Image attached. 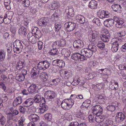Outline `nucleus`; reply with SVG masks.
Masks as SVG:
<instances>
[{
	"mask_svg": "<svg viewBox=\"0 0 126 126\" xmlns=\"http://www.w3.org/2000/svg\"><path fill=\"white\" fill-rule=\"evenodd\" d=\"M81 53L83 56H85L86 57H90L92 55L93 53L88 48H83L81 50Z\"/></svg>",
	"mask_w": 126,
	"mask_h": 126,
	"instance_id": "nucleus-8",
	"label": "nucleus"
},
{
	"mask_svg": "<svg viewBox=\"0 0 126 126\" xmlns=\"http://www.w3.org/2000/svg\"><path fill=\"white\" fill-rule=\"evenodd\" d=\"M118 106L117 103L114 102L111 103L110 105L108 106L107 107V109L109 111H114Z\"/></svg>",
	"mask_w": 126,
	"mask_h": 126,
	"instance_id": "nucleus-16",
	"label": "nucleus"
},
{
	"mask_svg": "<svg viewBox=\"0 0 126 126\" xmlns=\"http://www.w3.org/2000/svg\"><path fill=\"white\" fill-rule=\"evenodd\" d=\"M13 50L14 53L19 54L22 51L23 46L20 41L16 40L13 43Z\"/></svg>",
	"mask_w": 126,
	"mask_h": 126,
	"instance_id": "nucleus-4",
	"label": "nucleus"
},
{
	"mask_svg": "<svg viewBox=\"0 0 126 126\" xmlns=\"http://www.w3.org/2000/svg\"><path fill=\"white\" fill-rule=\"evenodd\" d=\"M41 96L39 94H37L33 98V103L39 104L41 101Z\"/></svg>",
	"mask_w": 126,
	"mask_h": 126,
	"instance_id": "nucleus-35",
	"label": "nucleus"
},
{
	"mask_svg": "<svg viewBox=\"0 0 126 126\" xmlns=\"http://www.w3.org/2000/svg\"><path fill=\"white\" fill-rule=\"evenodd\" d=\"M6 51L4 49L0 50V61H3L5 59Z\"/></svg>",
	"mask_w": 126,
	"mask_h": 126,
	"instance_id": "nucleus-31",
	"label": "nucleus"
},
{
	"mask_svg": "<svg viewBox=\"0 0 126 126\" xmlns=\"http://www.w3.org/2000/svg\"><path fill=\"white\" fill-rule=\"evenodd\" d=\"M28 118L30 121L34 123L38 121L39 119V117L35 114H30Z\"/></svg>",
	"mask_w": 126,
	"mask_h": 126,
	"instance_id": "nucleus-19",
	"label": "nucleus"
},
{
	"mask_svg": "<svg viewBox=\"0 0 126 126\" xmlns=\"http://www.w3.org/2000/svg\"><path fill=\"white\" fill-rule=\"evenodd\" d=\"M56 94L53 91L48 90L45 92V98L48 99H52L55 97Z\"/></svg>",
	"mask_w": 126,
	"mask_h": 126,
	"instance_id": "nucleus-11",
	"label": "nucleus"
},
{
	"mask_svg": "<svg viewBox=\"0 0 126 126\" xmlns=\"http://www.w3.org/2000/svg\"><path fill=\"white\" fill-rule=\"evenodd\" d=\"M36 38L34 35H32L30 38L29 41L33 44L35 43L37 41Z\"/></svg>",
	"mask_w": 126,
	"mask_h": 126,
	"instance_id": "nucleus-54",
	"label": "nucleus"
},
{
	"mask_svg": "<svg viewBox=\"0 0 126 126\" xmlns=\"http://www.w3.org/2000/svg\"><path fill=\"white\" fill-rule=\"evenodd\" d=\"M50 65V63L48 61H42L37 64L36 68L39 70H45L48 68Z\"/></svg>",
	"mask_w": 126,
	"mask_h": 126,
	"instance_id": "nucleus-3",
	"label": "nucleus"
},
{
	"mask_svg": "<svg viewBox=\"0 0 126 126\" xmlns=\"http://www.w3.org/2000/svg\"><path fill=\"white\" fill-rule=\"evenodd\" d=\"M88 48L93 53H95L98 49V48L95 45L90 44L88 46Z\"/></svg>",
	"mask_w": 126,
	"mask_h": 126,
	"instance_id": "nucleus-32",
	"label": "nucleus"
},
{
	"mask_svg": "<svg viewBox=\"0 0 126 126\" xmlns=\"http://www.w3.org/2000/svg\"><path fill=\"white\" fill-rule=\"evenodd\" d=\"M97 1L95 0H92L89 2L88 6L90 8L94 9L97 8Z\"/></svg>",
	"mask_w": 126,
	"mask_h": 126,
	"instance_id": "nucleus-26",
	"label": "nucleus"
},
{
	"mask_svg": "<svg viewBox=\"0 0 126 126\" xmlns=\"http://www.w3.org/2000/svg\"><path fill=\"white\" fill-rule=\"evenodd\" d=\"M110 88L112 90H116L118 88V85L117 82H115L113 84H110L109 85Z\"/></svg>",
	"mask_w": 126,
	"mask_h": 126,
	"instance_id": "nucleus-36",
	"label": "nucleus"
},
{
	"mask_svg": "<svg viewBox=\"0 0 126 126\" xmlns=\"http://www.w3.org/2000/svg\"><path fill=\"white\" fill-rule=\"evenodd\" d=\"M73 45L74 48L79 49L83 47L84 44L81 40L78 39L74 41L73 43Z\"/></svg>",
	"mask_w": 126,
	"mask_h": 126,
	"instance_id": "nucleus-14",
	"label": "nucleus"
},
{
	"mask_svg": "<svg viewBox=\"0 0 126 126\" xmlns=\"http://www.w3.org/2000/svg\"><path fill=\"white\" fill-rule=\"evenodd\" d=\"M59 41H56L53 42L52 45L53 48H56L57 49L60 47Z\"/></svg>",
	"mask_w": 126,
	"mask_h": 126,
	"instance_id": "nucleus-42",
	"label": "nucleus"
},
{
	"mask_svg": "<svg viewBox=\"0 0 126 126\" xmlns=\"http://www.w3.org/2000/svg\"><path fill=\"white\" fill-rule=\"evenodd\" d=\"M11 19L7 17V16L5 15L4 16V23L5 24H9L11 22Z\"/></svg>",
	"mask_w": 126,
	"mask_h": 126,
	"instance_id": "nucleus-53",
	"label": "nucleus"
},
{
	"mask_svg": "<svg viewBox=\"0 0 126 126\" xmlns=\"http://www.w3.org/2000/svg\"><path fill=\"white\" fill-rule=\"evenodd\" d=\"M91 101L90 100L87 99L84 101L82 104V105L85 106L86 107H88L89 106V105Z\"/></svg>",
	"mask_w": 126,
	"mask_h": 126,
	"instance_id": "nucleus-55",
	"label": "nucleus"
},
{
	"mask_svg": "<svg viewBox=\"0 0 126 126\" xmlns=\"http://www.w3.org/2000/svg\"><path fill=\"white\" fill-rule=\"evenodd\" d=\"M64 116L65 118L67 120L72 118L71 114L67 112H66L64 114Z\"/></svg>",
	"mask_w": 126,
	"mask_h": 126,
	"instance_id": "nucleus-64",
	"label": "nucleus"
},
{
	"mask_svg": "<svg viewBox=\"0 0 126 126\" xmlns=\"http://www.w3.org/2000/svg\"><path fill=\"white\" fill-rule=\"evenodd\" d=\"M23 100L22 97L20 96L17 97L15 99L13 103V106L14 107H16L18 105L21 104Z\"/></svg>",
	"mask_w": 126,
	"mask_h": 126,
	"instance_id": "nucleus-23",
	"label": "nucleus"
},
{
	"mask_svg": "<svg viewBox=\"0 0 126 126\" xmlns=\"http://www.w3.org/2000/svg\"><path fill=\"white\" fill-rule=\"evenodd\" d=\"M112 7L114 11L117 12H120L122 10L121 6L118 4H116L113 5Z\"/></svg>",
	"mask_w": 126,
	"mask_h": 126,
	"instance_id": "nucleus-33",
	"label": "nucleus"
},
{
	"mask_svg": "<svg viewBox=\"0 0 126 126\" xmlns=\"http://www.w3.org/2000/svg\"><path fill=\"white\" fill-rule=\"evenodd\" d=\"M34 34L35 36L38 39L41 38L42 36L41 33L39 30H38L37 31H36L35 33Z\"/></svg>",
	"mask_w": 126,
	"mask_h": 126,
	"instance_id": "nucleus-52",
	"label": "nucleus"
},
{
	"mask_svg": "<svg viewBox=\"0 0 126 126\" xmlns=\"http://www.w3.org/2000/svg\"><path fill=\"white\" fill-rule=\"evenodd\" d=\"M72 76V74L71 71L70 70H66L64 76L67 77L68 78L71 77Z\"/></svg>",
	"mask_w": 126,
	"mask_h": 126,
	"instance_id": "nucleus-60",
	"label": "nucleus"
},
{
	"mask_svg": "<svg viewBox=\"0 0 126 126\" xmlns=\"http://www.w3.org/2000/svg\"><path fill=\"white\" fill-rule=\"evenodd\" d=\"M114 20L111 19H108L105 20L104 22V26L108 27H110L113 25Z\"/></svg>",
	"mask_w": 126,
	"mask_h": 126,
	"instance_id": "nucleus-20",
	"label": "nucleus"
},
{
	"mask_svg": "<svg viewBox=\"0 0 126 126\" xmlns=\"http://www.w3.org/2000/svg\"><path fill=\"white\" fill-rule=\"evenodd\" d=\"M92 22L93 23H95L98 26L100 25L101 22L100 21L99 19L97 18H94Z\"/></svg>",
	"mask_w": 126,
	"mask_h": 126,
	"instance_id": "nucleus-48",
	"label": "nucleus"
},
{
	"mask_svg": "<svg viewBox=\"0 0 126 126\" xmlns=\"http://www.w3.org/2000/svg\"><path fill=\"white\" fill-rule=\"evenodd\" d=\"M76 18L77 21L80 24H84L86 22L85 17L81 15H78L77 16Z\"/></svg>",
	"mask_w": 126,
	"mask_h": 126,
	"instance_id": "nucleus-25",
	"label": "nucleus"
},
{
	"mask_svg": "<svg viewBox=\"0 0 126 126\" xmlns=\"http://www.w3.org/2000/svg\"><path fill=\"white\" fill-rule=\"evenodd\" d=\"M61 53L63 55H64L65 57H69L70 55V51L67 49L63 48L61 51Z\"/></svg>",
	"mask_w": 126,
	"mask_h": 126,
	"instance_id": "nucleus-29",
	"label": "nucleus"
},
{
	"mask_svg": "<svg viewBox=\"0 0 126 126\" xmlns=\"http://www.w3.org/2000/svg\"><path fill=\"white\" fill-rule=\"evenodd\" d=\"M23 106H20L19 108L20 112L24 114L26 111V108Z\"/></svg>",
	"mask_w": 126,
	"mask_h": 126,
	"instance_id": "nucleus-59",
	"label": "nucleus"
},
{
	"mask_svg": "<svg viewBox=\"0 0 126 126\" xmlns=\"http://www.w3.org/2000/svg\"><path fill=\"white\" fill-rule=\"evenodd\" d=\"M45 119L48 121H50L52 118V115L50 113H48L46 114L45 115Z\"/></svg>",
	"mask_w": 126,
	"mask_h": 126,
	"instance_id": "nucleus-49",
	"label": "nucleus"
},
{
	"mask_svg": "<svg viewBox=\"0 0 126 126\" xmlns=\"http://www.w3.org/2000/svg\"><path fill=\"white\" fill-rule=\"evenodd\" d=\"M113 121L110 119H107L104 124V126H112Z\"/></svg>",
	"mask_w": 126,
	"mask_h": 126,
	"instance_id": "nucleus-44",
	"label": "nucleus"
},
{
	"mask_svg": "<svg viewBox=\"0 0 126 126\" xmlns=\"http://www.w3.org/2000/svg\"><path fill=\"white\" fill-rule=\"evenodd\" d=\"M60 47H64L65 46L66 44V42L65 40L64 39H61L60 41H59Z\"/></svg>",
	"mask_w": 126,
	"mask_h": 126,
	"instance_id": "nucleus-58",
	"label": "nucleus"
},
{
	"mask_svg": "<svg viewBox=\"0 0 126 126\" xmlns=\"http://www.w3.org/2000/svg\"><path fill=\"white\" fill-rule=\"evenodd\" d=\"M62 25L58 22H57L55 24L54 28L56 32H58L61 30Z\"/></svg>",
	"mask_w": 126,
	"mask_h": 126,
	"instance_id": "nucleus-40",
	"label": "nucleus"
},
{
	"mask_svg": "<svg viewBox=\"0 0 126 126\" xmlns=\"http://www.w3.org/2000/svg\"><path fill=\"white\" fill-rule=\"evenodd\" d=\"M66 14L71 16L73 17L74 16V11L73 8L72 7H70L67 8L65 10Z\"/></svg>",
	"mask_w": 126,
	"mask_h": 126,
	"instance_id": "nucleus-24",
	"label": "nucleus"
},
{
	"mask_svg": "<svg viewBox=\"0 0 126 126\" xmlns=\"http://www.w3.org/2000/svg\"><path fill=\"white\" fill-rule=\"evenodd\" d=\"M113 19L114 21L116 22L115 25L116 27L121 28L122 27L124 23V21L123 20L116 16H114Z\"/></svg>",
	"mask_w": 126,
	"mask_h": 126,
	"instance_id": "nucleus-9",
	"label": "nucleus"
},
{
	"mask_svg": "<svg viewBox=\"0 0 126 126\" xmlns=\"http://www.w3.org/2000/svg\"><path fill=\"white\" fill-rule=\"evenodd\" d=\"M10 0H4V3L5 7L6 8V9H9L10 8Z\"/></svg>",
	"mask_w": 126,
	"mask_h": 126,
	"instance_id": "nucleus-47",
	"label": "nucleus"
},
{
	"mask_svg": "<svg viewBox=\"0 0 126 126\" xmlns=\"http://www.w3.org/2000/svg\"><path fill=\"white\" fill-rule=\"evenodd\" d=\"M71 95H75L76 96V97H74L73 96H72V98H74V99L73 100L74 101V103H75L77 104V103L79 101V99H82L83 98V95H77L76 94H71Z\"/></svg>",
	"mask_w": 126,
	"mask_h": 126,
	"instance_id": "nucleus-34",
	"label": "nucleus"
},
{
	"mask_svg": "<svg viewBox=\"0 0 126 126\" xmlns=\"http://www.w3.org/2000/svg\"><path fill=\"white\" fill-rule=\"evenodd\" d=\"M46 103L45 99L43 97H42V99L41 98V101L39 103V104L40 106H41L43 105H45Z\"/></svg>",
	"mask_w": 126,
	"mask_h": 126,
	"instance_id": "nucleus-63",
	"label": "nucleus"
},
{
	"mask_svg": "<svg viewBox=\"0 0 126 126\" xmlns=\"http://www.w3.org/2000/svg\"><path fill=\"white\" fill-rule=\"evenodd\" d=\"M95 120L96 122L98 123H100L102 122L105 119V117L102 116H96L95 117Z\"/></svg>",
	"mask_w": 126,
	"mask_h": 126,
	"instance_id": "nucleus-38",
	"label": "nucleus"
},
{
	"mask_svg": "<svg viewBox=\"0 0 126 126\" xmlns=\"http://www.w3.org/2000/svg\"><path fill=\"white\" fill-rule=\"evenodd\" d=\"M41 77L43 78V81L45 83L47 82L48 76L46 72H44L42 73Z\"/></svg>",
	"mask_w": 126,
	"mask_h": 126,
	"instance_id": "nucleus-43",
	"label": "nucleus"
},
{
	"mask_svg": "<svg viewBox=\"0 0 126 126\" xmlns=\"http://www.w3.org/2000/svg\"><path fill=\"white\" fill-rule=\"evenodd\" d=\"M96 76V74L95 72H93L90 73L89 75V79H92Z\"/></svg>",
	"mask_w": 126,
	"mask_h": 126,
	"instance_id": "nucleus-61",
	"label": "nucleus"
},
{
	"mask_svg": "<svg viewBox=\"0 0 126 126\" xmlns=\"http://www.w3.org/2000/svg\"><path fill=\"white\" fill-rule=\"evenodd\" d=\"M105 44L102 42L99 43L97 44V46L101 50H103L105 48Z\"/></svg>",
	"mask_w": 126,
	"mask_h": 126,
	"instance_id": "nucleus-56",
	"label": "nucleus"
},
{
	"mask_svg": "<svg viewBox=\"0 0 126 126\" xmlns=\"http://www.w3.org/2000/svg\"><path fill=\"white\" fill-rule=\"evenodd\" d=\"M71 57L72 59L75 61L80 60L83 61L87 59L85 56H82L81 54H80L78 53H73L71 55Z\"/></svg>",
	"mask_w": 126,
	"mask_h": 126,
	"instance_id": "nucleus-6",
	"label": "nucleus"
},
{
	"mask_svg": "<svg viewBox=\"0 0 126 126\" xmlns=\"http://www.w3.org/2000/svg\"><path fill=\"white\" fill-rule=\"evenodd\" d=\"M52 64L53 66H57L60 68H63L65 65V63L63 61L60 60H54L52 62Z\"/></svg>",
	"mask_w": 126,
	"mask_h": 126,
	"instance_id": "nucleus-10",
	"label": "nucleus"
},
{
	"mask_svg": "<svg viewBox=\"0 0 126 126\" xmlns=\"http://www.w3.org/2000/svg\"><path fill=\"white\" fill-rule=\"evenodd\" d=\"M40 107V108L38 109V112L40 113H43L48 109V106L46 105H42Z\"/></svg>",
	"mask_w": 126,
	"mask_h": 126,
	"instance_id": "nucleus-27",
	"label": "nucleus"
},
{
	"mask_svg": "<svg viewBox=\"0 0 126 126\" xmlns=\"http://www.w3.org/2000/svg\"><path fill=\"white\" fill-rule=\"evenodd\" d=\"M74 97H76L75 95H71L69 99L64 100L61 103V105L62 108L64 110H69L73 106L74 104V101L73 100L74 98H72V96Z\"/></svg>",
	"mask_w": 126,
	"mask_h": 126,
	"instance_id": "nucleus-1",
	"label": "nucleus"
},
{
	"mask_svg": "<svg viewBox=\"0 0 126 126\" xmlns=\"http://www.w3.org/2000/svg\"><path fill=\"white\" fill-rule=\"evenodd\" d=\"M14 15L13 12L11 11H9L6 13L5 15L7 16V17L9 18L10 19H12V17Z\"/></svg>",
	"mask_w": 126,
	"mask_h": 126,
	"instance_id": "nucleus-50",
	"label": "nucleus"
},
{
	"mask_svg": "<svg viewBox=\"0 0 126 126\" xmlns=\"http://www.w3.org/2000/svg\"><path fill=\"white\" fill-rule=\"evenodd\" d=\"M122 40L118 38H112L111 40V50L113 52H116L118 49L119 44Z\"/></svg>",
	"mask_w": 126,
	"mask_h": 126,
	"instance_id": "nucleus-2",
	"label": "nucleus"
},
{
	"mask_svg": "<svg viewBox=\"0 0 126 126\" xmlns=\"http://www.w3.org/2000/svg\"><path fill=\"white\" fill-rule=\"evenodd\" d=\"M49 53L50 55L52 56L58 55V50L57 49L53 48L49 51Z\"/></svg>",
	"mask_w": 126,
	"mask_h": 126,
	"instance_id": "nucleus-41",
	"label": "nucleus"
},
{
	"mask_svg": "<svg viewBox=\"0 0 126 126\" xmlns=\"http://www.w3.org/2000/svg\"><path fill=\"white\" fill-rule=\"evenodd\" d=\"M100 36L101 40L105 42H108L110 38L111 37V35L110 33H108L105 35L100 34Z\"/></svg>",
	"mask_w": 126,
	"mask_h": 126,
	"instance_id": "nucleus-18",
	"label": "nucleus"
},
{
	"mask_svg": "<svg viewBox=\"0 0 126 126\" xmlns=\"http://www.w3.org/2000/svg\"><path fill=\"white\" fill-rule=\"evenodd\" d=\"M92 110L94 115L95 116H100L102 113V108L99 105L93 106L92 108Z\"/></svg>",
	"mask_w": 126,
	"mask_h": 126,
	"instance_id": "nucleus-5",
	"label": "nucleus"
},
{
	"mask_svg": "<svg viewBox=\"0 0 126 126\" xmlns=\"http://www.w3.org/2000/svg\"><path fill=\"white\" fill-rule=\"evenodd\" d=\"M30 2L29 0H24L22 2L23 6L25 7H28L30 5Z\"/></svg>",
	"mask_w": 126,
	"mask_h": 126,
	"instance_id": "nucleus-46",
	"label": "nucleus"
},
{
	"mask_svg": "<svg viewBox=\"0 0 126 126\" xmlns=\"http://www.w3.org/2000/svg\"><path fill=\"white\" fill-rule=\"evenodd\" d=\"M64 26L66 28V30L68 32H70L73 31L75 28L76 26V24L72 22L66 23Z\"/></svg>",
	"mask_w": 126,
	"mask_h": 126,
	"instance_id": "nucleus-7",
	"label": "nucleus"
},
{
	"mask_svg": "<svg viewBox=\"0 0 126 126\" xmlns=\"http://www.w3.org/2000/svg\"><path fill=\"white\" fill-rule=\"evenodd\" d=\"M115 34L119 37L123 36L126 35V32L124 30L121 31L120 32H116Z\"/></svg>",
	"mask_w": 126,
	"mask_h": 126,
	"instance_id": "nucleus-57",
	"label": "nucleus"
},
{
	"mask_svg": "<svg viewBox=\"0 0 126 126\" xmlns=\"http://www.w3.org/2000/svg\"><path fill=\"white\" fill-rule=\"evenodd\" d=\"M32 73L31 77L32 78L34 79H36L38 77V75L39 73V71L37 69L36 67H34L32 70Z\"/></svg>",
	"mask_w": 126,
	"mask_h": 126,
	"instance_id": "nucleus-21",
	"label": "nucleus"
},
{
	"mask_svg": "<svg viewBox=\"0 0 126 126\" xmlns=\"http://www.w3.org/2000/svg\"><path fill=\"white\" fill-rule=\"evenodd\" d=\"M84 82L83 80H80V78L77 76L74 78L72 84L74 86H76L79 84L80 86H82L84 84Z\"/></svg>",
	"mask_w": 126,
	"mask_h": 126,
	"instance_id": "nucleus-12",
	"label": "nucleus"
},
{
	"mask_svg": "<svg viewBox=\"0 0 126 126\" xmlns=\"http://www.w3.org/2000/svg\"><path fill=\"white\" fill-rule=\"evenodd\" d=\"M26 30V29L24 27L21 26L18 30V33L23 35L26 36L27 34Z\"/></svg>",
	"mask_w": 126,
	"mask_h": 126,
	"instance_id": "nucleus-30",
	"label": "nucleus"
},
{
	"mask_svg": "<svg viewBox=\"0 0 126 126\" xmlns=\"http://www.w3.org/2000/svg\"><path fill=\"white\" fill-rule=\"evenodd\" d=\"M38 23L40 26H46L48 23V19L47 17H42L39 19Z\"/></svg>",
	"mask_w": 126,
	"mask_h": 126,
	"instance_id": "nucleus-13",
	"label": "nucleus"
},
{
	"mask_svg": "<svg viewBox=\"0 0 126 126\" xmlns=\"http://www.w3.org/2000/svg\"><path fill=\"white\" fill-rule=\"evenodd\" d=\"M61 80V79L59 78H57L53 79L52 82L54 85H56L59 84Z\"/></svg>",
	"mask_w": 126,
	"mask_h": 126,
	"instance_id": "nucleus-51",
	"label": "nucleus"
},
{
	"mask_svg": "<svg viewBox=\"0 0 126 126\" xmlns=\"http://www.w3.org/2000/svg\"><path fill=\"white\" fill-rule=\"evenodd\" d=\"M125 118L124 114L122 112H119L117 113V115L116 117V119L120 122H122Z\"/></svg>",
	"mask_w": 126,
	"mask_h": 126,
	"instance_id": "nucleus-22",
	"label": "nucleus"
},
{
	"mask_svg": "<svg viewBox=\"0 0 126 126\" xmlns=\"http://www.w3.org/2000/svg\"><path fill=\"white\" fill-rule=\"evenodd\" d=\"M25 78V76L23 75L17 74L16 75V79L19 81H21L24 80Z\"/></svg>",
	"mask_w": 126,
	"mask_h": 126,
	"instance_id": "nucleus-39",
	"label": "nucleus"
},
{
	"mask_svg": "<svg viewBox=\"0 0 126 126\" xmlns=\"http://www.w3.org/2000/svg\"><path fill=\"white\" fill-rule=\"evenodd\" d=\"M37 89V86L35 84H32L28 88V91L29 93L32 94L35 92Z\"/></svg>",
	"mask_w": 126,
	"mask_h": 126,
	"instance_id": "nucleus-28",
	"label": "nucleus"
},
{
	"mask_svg": "<svg viewBox=\"0 0 126 126\" xmlns=\"http://www.w3.org/2000/svg\"><path fill=\"white\" fill-rule=\"evenodd\" d=\"M51 6L50 7L51 10H54L57 9L60 6V4L58 1L54 0H49Z\"/></svg>",
	"mask_w": 126,
	"mask_h": 126,
	"instance_id": "nucleus-15",
	"label": "nucleus"
},
{
	"mask_svg": "<svg viewBox=\"0 0 126 126\" xmlns=\"http://www.w3.org/2000/svg\"><path fill=\"white\" fill-rule=\"evenodd\" d=\"M99 32L97 31H92V39L96 40L99 36Z\"/></svg>",
	"mask_w": 126,
	"mask_h": 126,
	"instance_id": "nucleus-37",
	"label": "nucleus"
},
{
	"mask_svg": "<svg viewBox=\"0 0 126 126\" xmlns=\"http://www.w3.org/2000/svg\"><path fill=\"white\" fill-rule=\"evenodd\" d=\"M33 98H29L27 99L22 103V105L24 107H28L33 104Z\"/></svg>",
	"mask_w": 126,
	"mask_h": 126,
	"instance_id": "nucleus-17",
	"label": "nucleus"
},
{
	"mask_svg": "<svg viewBox=\"0 0 126 126\" xmlns=\"http://www.w3.org/2000/svg\"><path fill=\"white\" fill-rule=\"evenodd\" d=\"M104 10H100L97 13V15L100 18H103L105 17L104 14Z\"/></svg>",
	"mask_w": 126,
	"mask_h": 126,
	"instance_id": "nucleus-45",
	"label": "nucleus"
},
{
	"mask_svg": "<svg viewBox=\"0 0 126 126\" xmlns=\"http://www.w3.org/2000/svg\"><path fill=\"white\" fill-rule=\"evenodd\" d=\"M3 38L4 39L6 40L9 39L10 38L9 34L7 32L5 33L3 35Z\"/></svg>",
	"mask_w": 126,
	"mask_h": 126,
	"instance_id": "nucleus-62",
	"label": "nucleus"
}]
</instances>
